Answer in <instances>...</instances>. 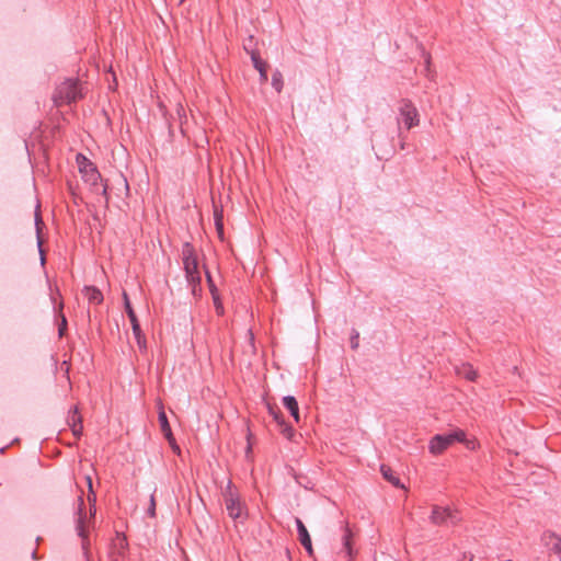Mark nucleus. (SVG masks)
I'll return each instance as SVG.
<instances>
[{
    "instance_id": "9",
    "label": "nucleus",
    "mask_w": 561,
    "mask_h": 561,
    "mask_svg": "<svg viewBox=\"0 0 561 561\" xmlns=\"http://www.w3.org/2000/svg\"><path fill=\"white\" fill-rule=\"evenodd\" d=\"M78 512H77V523H76V530L78 536L82 539V548L83 550L88 549L89 540H88V531L85 529L84 523H85V513H84V502L83 497L80 495L78 497Z\"/></svg>"
},
{
    "instance_id": "2",
    "label": "nucleus",
    "mask_w": 561,
    "mask_h": 561,
    "mask_svg": "<svg viewBox=\"0 0 561 561\" xmlns=\"http://www.w3.org/2000/svg\"><path fill=\"white\" fill-rule=\"evenodd\" d=\"M222 496L229 517L236 522H243L247 518V506L241 502L238 492L233 490L231 481H228Z\"/></svg>"
},
{
    "instance_id": "10",
    "label": "nucleus",
    "mask_w": 561,
    "mask_h": 561,
    "mask_svg": "<svg viewBox=\"0 0 561 561\" xmlns=\"http://www.w3.org/2000/svg\"><path fill=\"white\" fill-rule=\"evenodd\" d=\"M267 409H268V413L270 415L273 417V420L277 423V425L279 426V430H280V433L287 438V439H291L293 436L295 435V430L285 422L283 415H282V412L280 410L278 409V407L276 405H273L271 403H267Z\"/></svg>"
},
{
    "instance_id": "3",
    "label": "nucleus",
    "mask_w": 561,
    "mask_h": 561,
    "mask_svg": "<svg viewBox=\"0 0 561 561\" xmlns=\"http://www.w3.org/2000/svg\"><path fill=\"white\" fill-rule=\"evenodd\" d=\"M82 98L81 87L77 79H66L61 82L54 95L53 100L57 106L69 104Z\"/></svg>"
},
{
    "instance_id": "29",
    "label": "nucleus",
    "mask_w": 561,
    "mask_h": 561,
    "mask_svg": "<svg viewBox=\"0 0 561 561\" xmlns=\"http://www.w3.org/2000/svg\"><path fill=\"white\" fill-rule=\"evenodd\" d=\"M423 57H424V60H425L426 76H430V73H431V69H430L431 56H430L428 53L423 51Z\"/></svg>"
},
{
    "instance_id": "6",
    "label": "nucleus",
    "mask_w": 561,
    "mask_h": 561,
    "mask_svg": "<svg viewBox=\"0 0 561 561\" xmlns=\"http://www.w3.org/2000/svg\"><path fill=\"white\" fill-rule=\"evenodd\" d=\"M123 297H124V305H125V310H126V313L129 318V321L131 323V329H133V333L135 335V339L137 341V344L139 346V348H146V339H145V335L140 329V325H139V322H138V319H137V316L131 307V304L129 301V298L127 296V294L124 291L123 294Z\"/></svg>"
},
{
    "instance_id": "1",
    "label": "nucleus",
    "mask_w": 561,
    "mask_h": 561,
    "mask_svg": "<svg viewBox=\"0 0 561 561\" xmlns=\"http://www.w3.org/2000/svg\"><path fill=\"white\" fill-rule=\"evenodd\" d=\"M455 443H466L469 446L465 431L455 428L449 433L436 434L431 438L428 449L433 455H440Z\"/></svg>"
},
{
    "instance_id": "15",
    "label": "nucleus",
    "mask_w": 561,
    "mask_h": 561,
    "mask_svg": "<svg viewBox=\"0 0 561 561\" xmlns=\"http://www.w3.org/2000/svg\"><path fill=\"white\" fill-rule=\"evenodd\" d=\"M455 371L458 376L466 378L469 381H474L478 377L477 370L469 363H462L455 367Z\"/></svg>"
},
{
    "instance_id": "23",
    "label": "nucleus",
    "mask_w": 561,
    "mask_h": 561,
    "mask_svg": "<svg viewBox=\"0 0 561 561\" xmlns=\"http://www.w3.org/2000/svg\"><path fill=\"white\" fill-rule=\"evenodd\" d=\"M272 85L273 88L278 92L280 93L282 90H283V87H284V81H283V75L279 70H275L272 75Z\"/></svg>"
},
{
    "instance_id": "34",
    "label": "nucleus",
    "mask_w": 561,
    "mask_h": 561,
    "mask_svg": "<svg viewBox=\"0 0 561 561\" xmlns=\"http://www.w3.org/2000/svg\"><path fill=\"white\" fill-rule=\"evenodd\" d=\"M121 180H122V182L124 184L125 190L128 192L129 186H128L127 180L124 176H122V175H121Z\"/></svg>"
},
{
    "instance_id": "4",
    "label": "nucleus",
    "mask_w": 561,
    "mask_h": 561,
    "mask_svg": "<svg viewBox=\"0 0 561 561\" xmlns=\"http://www.w3.org/2000/svg\"><path fill=\"white\" fill-rule=\"evenodd\" d=\"M461 520V516L457 510L449 506L433 505L430 515L431 524L435 526H456Z\"/></svg>"
},
{
    "instance_id": "27",
    "label": "nucleus",
    "mask_w": 561,
    "mask_h": 561,
    "mask_svg": "<svg viewBox=\"0 0 561 561\" xmlns=\"http://www.w3.org/2000/svg\"><path fill=\"white\" fill-rule=\"evenodd\" d=\"M358 340H359V333L356 330H353L351 341H350L351 347L353 350H356L358 347V345H359Z\"/></svg>"
},
{
    "instance_id": "17",
    "label": "nucleus",
    "mask_w": 561,
    "mask_h": 561,
    "mask_svg": "<svg viewBox=\"0 0 561 561\" xmlns=\"http://www.w3.org/2000/svg\"><path fill=\"white\" fill-rule=\"evenodd\" d=\"M84 296L87 297L88 301L90 304L100 305L103 301V294L102 291L94 287V286H85L84 289Z\"/></svg>"
},
{
    "instance_id": "13",
    "label": "nucleus",
    "mask_w": 561,
    "mask_h": 561,
    "mask_svg": "<svg viewBox=\"0 0 561 561\" xmlns=\"http://www.w3.org/2000/svg\"><path fill=\"white\" fill-rule=\"evenodd\" d=\"M158 420L160 423L161 432L163 433L164 437L169 440V443L171 444L173 449L180 450V448L175 445V440H174V437H173V434L171 431V426L169 424L167 414L163 410L159 412Z\"/></svg>"
},
{
    "instance_id": "18",
    "label": "nucleus",
    "mask_w": 561,
    "mask_h": 561,
    "mask_svg": "<svg viewBox=\"0 0 561 561\" xmlns=\"http://www.w3.org/2000/svg\"><path fill=\"white\" fill-rule=\"evenodd\" d=\"M380 472L382 474V477L389 482L391 483L392 485L397 486V488H404L401 483H400V479L399 477L396 474V472L387 465H381L380 466Z\"/></svg>"
},
{
    "instance_id": "24",
    "label": "nucleus",
    "mask_w": 561,
    "mask_h": 561,
    "mask_svg": "<svg viewBox=\"0 0 561 561\" xmlns=\"http://www.w3.org/2000/svg\"><path fill=\"white\" fill-rule=\"evenodd\" d=\"M206 276H207V283H208L209 290L211 293L214 302H217V300H218V290H217V287H216L215 283L211 279V276H210L208 271H206Z\"/></svg>"
},
{
    "instance_id": "22",
    "label": "nucleus",
    "mask_w": 561,
    "mask_h": 561,
    "mask_svg": "<svg viewBox=\"0 0 561 561\" xmlns=\"http://www.w3.org/2000/svg\"><path fill=\"white\" fill-rule=\"evenodd\" d=\"M185 277H186L187 283L192 287V294L194 296H197L198 293H201V290H202V287H201V274L187 275Z\"/></svg>"
},
{
    "instance_id": "32",
    "label": "nucleus",
    "mask_w": 561,
    "mask_h": 561,
    "mask_svg": "<svg viewBox=\"0 0 561 561\" xmlns=\"http://www.w3.org/2000/svg\"><path fill=\"white\" fill-rule=\"evenodd\" d=\"M214 304H215V306H216L217 313H218V314H222V312H224V307H222V305H221V302H220V299L218 298L217 302H214Z\"/></svg>"
},
{
    "instance_id": "5",
    "label": "nucleus",
    "mask_w": 561,
    "mask_h": 561,
    "mask_svg": "<svg viewBox=\"0 0 561 561\" xmlns=\"http://www.w3.org/2000/svg\"><path fill=\"white\" fill-rule=\"evenodd\" d=\"M77 159L79 162V171L84 182L89 183L91 186H98L99 183L102 182V178L94 163L82 154H78Z\"/></svg>"
},
{
    "instance_id": "25",
    "label": "nucleus",
    "mask_w": 561,
    "mask_h": 561,
    "mask_svg": "<svg viewBox=\"0 0 561 561\" xmlns=\"http://www.w3.org/2000/svg\"><path fill=\"white\" fill-rule=\"evenodd\" d=\"M85 479H87V483H88V488H89L88 501H89V503L91 505L92 503H95L96 497H95V494H94L93 489H92V479H91V477L87 476Z\"/></svg>"
},
{
    "instance_id": "21",
    "label": "nucleus",
    "mask_w": 561,
    "mask_h": 561,
    "mask_svg": "<svg viewBox=\"0 0 561 561\" xmlns=\"http://www.w3.org/2000/svg\"><path fill=\"white\" fill-rule=\"evenodd\" d=\"M126 549H127V542H126L125 538H123L119 541V545L116 547L115 551L113 552L111 561H124L125 554H126Z\"/></svg>"
},
{
    "instance_id": "28",
    "label": "nucleus",
    "mask_w": 561,
    "mask_h": 561,
    "mask_svg": "<svg viewBox=\"0 0 561 561\" xmlns=\"http://www.w3.org/2000/svg\"><path fill=\"white\" fill-rule=\"evenodd\" d=\"M67 328V319L64 314H61V321L58 327V334L59 336H62Z\"/></svg>"
},
{
    "instance_id": "20",
    "label": "nucleus",
    "mask_w": 561,
    "mask_h": 561,
    "mask_svg": "<svg viewBox=\"0 0 561 561\" xmlns=\"http://www.w3.org/2000/svg\"><path fill=\"white\" fill-rule=\"evenodd\" d=\"M342 540H343V547H344L346 554L348 556L350 559H352L353 558L352 531L347 526H345Z\"/></svg>"
},
{
    "instance_id": "16",
    "label": "nucleus",
    "mask_w": 561,
    "mask_h": 561,
    "mask_svg": "<svg viewBox=\"0 0 561 561\" xmlns=\"http://www.w3.org/2000/svg\"><path fill=\"white\" fill-rule=\"evenodd\" d=\"M283 405L289 411L290 415L298 423L300 420L299 407L295 397L286 396L283 398Z\"/></svg>"
},
{
    "instance_id": "19",
    "label": "nucleus",
    "mask_w": 561,
    "mask_h": 561,
    "mask_svg": "<svg viewBox=\"0 0 561 561\" xmlns=\"http://www.w3.org/2000/svg\"><path fill=\"white\" fill-rule=\"evenodd\" d=\"M43 220H42V217H41V214L39 211H36L35 213V226H36V233H37V245H38V250H39V253H41V260H42V263L45 262V257H44V251L42 249V239H41V230H42V226H43Z\"/></svg>"
},
{
    "instance_id": "30",
    "label": "nucleus",
    "mask_w": 561,
    "mask_h": 561,
    "mask_svg": "<svg viewBox=\"0 0 561 561\" xmlns=\"http://www.w3.org/2000/svg\"><path fill=\"white\" fill-rule=\"evenodd\" d=\"M215 217H216V228L218 230V233L221 236L222 234V221H221V216L217 214V211L215 213Z\"/></svg>"
},
{
    "instance_id": "14",
    "label": "nucleus",
    "mask_w": 561,
    "mask_h": 561,
    "mask_svg": "<svg viewBox=\"0 0 561 561\" xmlns=\"http://www.w3.org/2000/svg\"><path fill=\"white\" fill-rule=\"evenodd\" d=\"M251 60L253 62V67L259 71L260 73V80L262 83L267 81V64L263 61L260 57V55L255 51H251Z\"/></svg>"
},
{
    "instance_id": "7",
    "label": "nucleus",
    "mask_w": 561,
    "mask_h": 561,
    "mask_svg": "<svg viewBox=\"0 0 561 561\" xmlns=\"http://www.w3.org/2000/svg\"><path fill=\"white\" fill-rule=\"evenodd\" d=\"M400 116L408 129H411L419 125V112L410 100H402L399 107Z\"/></svg>"
},
{
    "instance_id": "12",
    "label": "nucleus",
    "mask_w": 561,
    "mask_h": 561,
    "mask_svg": "<svg viewBox=\"0 0 561 561\" xmlns=\"http://www.w3.org/2000/svg\"><path fill=\"white\" fill-rule=\"evenodd\" d=\"M67 423L70 426L72 434L79 438L82 435L83 426L82 419L77 407L69 411Z\"/></svg>"
},
{
    "instance_id": "8",
    "label": "nucleus",
    "mask_w": 561,
    "mask_h": 561,
    "mask_svg": "<svg viewBox=\"0 0 561 561\" xmlns=\"http://www.w3.org/2000/svg\"><path fill=\"white\" fill-rule=\"evenodd\" d=\"M182 260L184 264L185 276L199 274L198 262L195 254V250L190 242L183 244L182 248Z\"/></svg>"
},
{
    "instance_id": "11",
    "label": "nucleus",
    "mask_w": 561,
    "mask_h": 561,
    "mask_svg": "<svg viewBox=\"0 0 561 561\" xmlns=\"http://www.w3.org/2000/svg\"><path fill=\"white\" fill-rule=\"evenodd\" d=\"M295 522H296L300 543L306 549L308 556L313 557V548H312L311 538H310V535H309L305 524L298 517H296Z\"/></svg>"
},
{
    "instance_id": "35",
    "label": "nucleus",
    "mask_w": 561,
    "mask_h": 561,
    "mask_svg": "<svg viewBox=\"0 0 561 561\" xmlns=\"http://www.w3.org/2000/svg\"><path fill=\"white\" fill-rule=\"evenodd\" d=\"M462 561H472V558H471V557H470V558H467V556H466V554H463Z\"/></svg>"
},
{
    "instance_id": "31",
    "label": "nucleus",
    "mask_w": 561,
    "mask_h": 561,
    "mask_svg": "<svg viewBox=\"0 0 561 561\" xmlns=\"http://www.w3.org/2000/svg\"><path fill=\"white\" fill-rule=\"evenodd\" d=\"M553 550L560 556L561 559V538H557L556 542L553 543Z\"/></svg>"
},
{
    "instance_id": "26",
    "label": "nucleus",
    "mask_w": 561,
    "mask_h": 561,
    "mask_svg": "<svg viewBox=\"0 0 561 561\" xmlns=\"http://www.w3.org/2000/svg\"><path fill=\"white\" fill-rule=\"evenodd\" d=\"M147 513L150 517L156 516V499L153 493L150 495V503Z\"/></svg>"
},
{
    "instance_id": "33",
    "label": "nucleus",
    "mask_w": 561,
    "mask_h": 561,
    "mask_svg": "<svg viewBox=\"0 0 561 561\" xmlns=\"http://www.w3.org/2000/svg\"><path fill=\"white\" fill-rule=\"evenodd\" d=\"M102 195L105 198V203H107L108 202V193H107V185L106 184L103 185Z\"/></svg>"
}]
</instances>
